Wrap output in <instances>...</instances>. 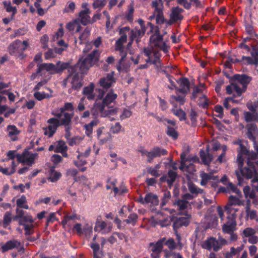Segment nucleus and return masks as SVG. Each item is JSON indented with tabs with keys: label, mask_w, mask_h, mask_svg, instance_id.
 I'll list each match as a JSON object with an SVG mask.
<instances>
[{
	"label": "nucleus",
	"mask_w": 258,
	"mask_h": 258,
	"mask_svg": "<svg viewBox=\"0 0 258 258\" xmlns=\"http://www.w3.org/2000/svg\"><path fill=\"white\" fill-rule=\"evenodd\" d=\"M11 212H7L4 216L3 219V225L4 227L6 228L7 226H8L12 221L11 218Z\"/></svg>",
	"instance_id": "45"
},
{
	"label": "nucleus",
	"mask_w": 258,
	"mask_h": 258,
	"mask_svg": "<svg viewBox=\"0 0 258 258\" xmlns=\"http://www.w3.org/2000/svg\"><path fill=\"white\" fill-rule=\"evenodd\" d=\"M231 80L237 81L241 84L243 91H246L248 85L252 80V78L246 74H235L231 78Z\"/></svg>",
	"instance_id": "8"
},
{
	"label": "nucleus",
	"mask_w": 258,
	"mask_h": 258,
	"mask_svg": "<svg viewBox=\"0 0 258 258\" xmlns=\"http://www.w3.org/2000/svg\"><path fill=\"white\" fill-rule=\"evenodd\" d=\"M163 40V36L161 35H152L150 38V43L152 44L158 42L159 41H162Z\"/></svg>",
	"instance_id": "47"
},
{
	"label": "nucleus",
	"mask_w": 258,
	"mask_h": 258,
	"mask_svg": "<svg viewBox=\"0 0 258 258\" xmlns=\"http://www.w3.org/2000/svg\"><path fill=\"white\" fill-rule=\"evenodd\" d=\"M89 13V9L88 8L82 10L79 13V16L81 18V23L84 26L87 25L89 23H91L90 17L88 15Z\"/></svg>",
	"instance_id": "18"
},
{
	"label": "nucleus",
	"mask_w": 258,
	"mask_h": 258,
	"mask_svg": "<svg viewBox=\"0 0 258 258\" xmlns=\"http://www.w3.org/2000/svg\"><path fill=\"white\" fill-rule=\"evenodd\" d=\"M225 211L228 214L227 218L228 220V221H230V222H236V212L237 211V209L232 208L231 207H229L228 206H226Z\"/></svg>",
	"instance_id": "25"
},
{
	"label": "nucleus",
	"mask_w": 258,
	"mask_h": 258,
	"mask_svg": "<svg viewBox=\"0 0 258 258\" xmlns=\"http://www.w3.org/2000/svg\"><path fill=\"white\" fill-rule=\"evenodd\" d=\"M236 225V222H230L228 221L226 223L222 226V230L225 233H230L235 230Z\"/></svg>",
	"instance_id": "27"
},
{
	"label": "nucleus",
	"mask_w": 258,
	"mask_h": 258,
	"mask_svg": "<svg viewBox=\"0 0 258 258\" xmlns=\"http://www.w3.org/2000/svg\"><path fill=\"white\" fill-rule=\"evenodd\" d=\"M117 94L113 93V90H111L106 95L102 100V102H98L97 106L100 111H102L105 106L110 108L109 105L113 102L117 98Z\"/></svg>",
	"instance_id": "6"
},
{
	"label": "nucleus",
	"mask_w": 258,
	"mask_h": 258,
	"mask_svg": "<svg viewBox=\"0 0 258 258\" xmlns=\"http://www.w3.org/2000/svg\"><path fill=\"white\" fill-rule=\"evenodd\" d=\"M98 123V120L97 119H94L92 120L89 123L84 125V127L85 130V133L87 136H91L92 134L93 126L97 125Z\"/></svg>",
	"instance_id": "28"
},
{
	"label": "nucleus",
	"mask_w": 258,
	"mask_h": 258,
	"mask_svg": "<svg viewBox=\"0 0 258 258\" xmlns=\"http://www.w3.org/2000/svg\"><path fill=\"white\" fill-rule=\"evenodd\" d=\"M166 134L168 136L172 137L174 140L177 139L178 137L177 132L173 127H171L170 126H167Z\"/></svg>",
	"instance_id": "46"
},
{
	"label": "nucleus",
	"mask_w": 258,
	"mask_h": 258,
	"mask_svg": "<svg viewBox=\"0 0 258 258\" xmlns=\"http://www.w3.org/2000/svg\"><path fill=\"white\" fill-rule=\"evenodd\" d=\"M239 199L235 196H230L228 199V204L227 206L231 207L232 205H238Z\"/></svg>",
	"instance_id": "51"
},
{
	"label": "nucleus",
	"mask_w": 258,
	"mask_h": 258,
	"mask_svg": "<svg viewBox=\"0 0 258 258\" xmlns=\"http://www.w3.org/2000/svg\"><path fill=\"white\" fill-rule=\"evenodd\" d=\"M215 111L219 113L217 116L220 118H222L224 116L223 108L220 105H217L215 106Z\"/></svg>",
	"instance_id": "57"
},
{
	"label": "nucleus",
	"mask_w": 258,
	"mask_h": 258,
	"mask_svg": "<svg viewBox=\"0 0 258 258\" xmlns=\"http://www.w3.org/2000/svg\"><path fill=\"white\" fill-rule=\"evenodd\" d=\"M51 180L53 182L57 181L61 176L60 173L54 171L52 168L51 169Z\"/></svg>",
	"instance_id": "55"
},
{
	"label": "nucleus",
	"mask_w": 258,
	"mask_h": 258,
	"mask_svg": "<svg viewBox=\"0 0 258 258\" xmlns=\"http://www.w3.org/2000/svg\"><path fill=\"white\" fill-rule=\"evenodd\" d=\"M187 186L189 191L192 194L197 195L199 194H203L204 192L203 189L197 187L191 181L188 182Z\"/></svg>",
	"instance_id": "30"
},
{
	"label": "nucleus",
	"mask_w": 258,
	"mask_h": 258,
	"mask_svg": "<svg viewBox=\"0 0 258 258\" xmlns=\"http://www.w3.org/2000/svg\"><path fill=\"white\" fill-rule=\"evenodd\" d=\"M99 52L98 49L94 50L83 60L80 59L73 67L80 72L81 74L86 73L89 68L95 64L99 60Z\"/></svg>",
	"instance_id": "2"
},
{
	"label": "nucleus",
	"mask_w": 258,
	"mask_h": 258,
	"mask_svg": "<svg viewBox=\"0 0 258 258\" xmlns=\"http://www.w3.org/2000/svg\"><path fill=\"white\" fill-rule=\"evenodd\" d=\"M33 228L34 225L32 224H31V225L24 224V229L25 231V235L26 236H29L33 234L34 232Z\"/></svg>",
	"instance_id": "48"
},
{
	"label": "nucleus",
	"mask_w": 258,
	"mask_h": 258,
	"mask_svg": "<svg viewBox=\"0 0 258 258\" xmlns=\"http://www.w3.org/2000/svg\"><path fill=\"white\" fill-rule=\"evenodd\" d=\"M3 3L7 12H12L13 16H14L17 13L16 8L12 7L10 2L8 3L6 1H4Z\"/></svg>",
	"instance_id": "41"
},
{
	"label": "nucleus",
	"mask_w": 258,
	"mask_h": 258,
	"mask_svg": "<svg viewBox=\"0 0 258 258\" xmlns=\"http://www.w3.org/2000/svg\"><path fill=\"white\" fill-rule=\"evenodd\" d=\"M253 143V147L256 151L254 152L252 151H250V153L245 155L246 166L242 169L241 171L235 170V173L236 175L237 180L240 183L243 180L242 177L246 179H251L253 177H257V172L255 168V162L258 160V143L256 142V140L254 141H252Z\"/></svg>",
	"instance_id": "1"
},
{
	"label": "nucleus",
	"mask_w": 258,
	"mask_h": 258,
	"mask_svg": "<svg viewBox=\"0 0 258 258\" xmlns=\"http://www.w3.org/2000/svg\"><path fill=\"white\" fill-rule=\"evenodd\" d=\"M35 156L34 154H31L29 157L25 158V165L26 164L28 166H32L34 163Z\"/></svg>",
	"instance_id": "61"
},
{
	"label": "nucleus",
	"mask_w": 258,
	"mask_h": 258,
	"mask_svg": "<svg viewBox=\"0 0 258 258\" xmlns=\"http://www.w3.org/2000/svg\"><path fill=\"white\" fill-rule=\"evenodd\" d=\"M64 70H67L68 73L75 71V68H73V66H71L69 62H62L60 61H58L55 65L54 72H52L51 74H59Z\"/></svg>",
	"instance_id": "14"
},
{
	"label": "nucleus",
	"mask_w": 258,
	"mask_h": 258,
	"mask_svg": "<svg viewBox=\"0 0 258 258\" xmlns=\"http://www.w3.org/2000/svg\"><path fill=\"white\" fill-rule=\"evenodd\" d=\"M130 30L129 27H124L121 28L119 30V34L121 36L115 42V50L119 51L121 53H123V44L125 43L127 41L126 32H128Z\"/></svg>",
	"instance_id": "4"
},
{
	"label": "nucleus",
	"mask_w": 258,
	"mask_h": 258,
	"mask_svg": "<svg viewBox=\"0 0 258 258\" xmlns=\"http://www.w3.org/2000/svg\"><path fill=\"white\" fill-rule=\"evenodd\" d=\"M138 216L137 214L133 213L129 215L128 219H126L124 221L127 224H132L135 225L137 223Z\"/></svg>",
	"instance_id": "44"
},
{
	"label": "nucleus",
	"mask_w": 258,
	"mask_h": 258,
	"mask_svg": "<svg viewBox=\"0 0 258 258\" xmlns=\"http://www.w3.org/2000/svg\"><path fill=\"white\" fill-rule=\"evenodd\" d=\"M152 46L151 47L153 49L155 48V49H159L160 50H162L164 53H167L168 51V46L166 45L165 42L159 41L155 43L152 44Z\"/></svg>",
	"instance_id": "31"
},
{
	"label": "nucleus",
	"mask_w": 258,
	"mask_h": 258,
	"mask_svg": "<svg viewBox=\"0 0 258 258\" xmlns=\"http://www.w3.org/2000/svg\"><path fill=\"white\" fill-rule=\"evenodd\" d=\"M73 113H64L63 117L59 120V123L60 125H62L64 127L72 126V119L73 117Z\"/></svg>",
	"instance_id": "17"
},
{
	"label": "nucleus",
	"mask_w": 258,
	"mask_h": 258,
	"mask_svg": "<svg viewBox=\"0 0 258 258\" xmlns=\"http://www.w3.org/2000/svg\"><path fill=\"white\" fill-rule=\"evenodd\" d=\"M121 128V126L119 122H116L114 125L111 127V131L113 134L118 133Z\"/></svg>",
	"instance_id": "64"
},
{
	"label": "nucleus",
	"mask_w": 258,
	"mask_h": 258,
	"mask_svg": "<svg viewBox=\"0 0 258 258\" xmlns=\"http://www.w3.org/2000/svg\"><path fill=\"white\" fill-rule=\"evenodd\" d=\"M75 68V67H74ZM80 72L75 69V71L69 73V78L71 79V83L72 85V88L78 90L82 86V83L79 81V74Z\"/></svg>",
	"instance_id": "12"
},
{
	"label": "nucleus",
	"mask_w": 258,
	"mask_h": 258,
	"mask_svg": "<svg viewBox=\"0 0 258 258\" xmlns=\"http://www.w3.org/2000/svg\"><path fill=\"white\" fill-rule=\"evenodd\" d=\"M7 130L9 132L8 135L11 138V140L13 141H16L17 140L16 136L19 134L20 131L14 125H9L7 127Z\"/></svg>",
	"instance_id": "23"
},
{
	"label": "nucleus",
	"mask_w": 258,
	"mask_h": 258,
	"mask_svg": "<svg viewBox=\"0 0 258 258\" xmlns=\"http://www.w3.org/2000/svg\"><path fill=\"white\" fill-rule=\"evenodd\" d=\"M94 89V85L93 83H91L88 86L85 87L83 89V93L86 96L88 100H93L95 98V95L93 94Z\"/></svg>",
	"instance_id": "22"
},
{
	"label": "nucleus",
	"mask_w": 258,
	"mask_h": 258,
	"mask_svg": "<svg viewBox=\"0 0 258 258\" xmlns=\"http://www.w3.org/2000/svg\"><path fill=\"white\" fill-rule=\"evenodd\" d=\"M218 225V218L216 216H211L210 221L208 222L209 228H215Z\"/></svg>",
	"instance_id": "52"
},
{
	"label": "nucleus",
	"mask_w": 258,
	"mask_h": 258,
	"mask_svg": "<svg viewBox=\"0 0 258 258\" xmlns=\"http://www.w3.org/2000/svg\"><path fill=\"white\" fill-rule=\"evenodd\" d=\"M170 220L173 222V229L175 232L182 226L186 227L189 225L188 220L184 217H177L172 215L170 217Z\"/></svg>",
	"instance_id": "10"
},
{
	"label": "nucleus",
	"mask_w": 258,
	"mask_h": 258,
	"mask_svg": "<svg viewBox=\"0 0 258 258\" xmlns=\"http://www.w3.org/2000/svg\"><path fill=\"white\" fill-rule=\"evenodd\" d=\"M243 192L246 198H249V199L253 200V203L256 201V196L255 191L253 190H251L249 186H245L243 188Z\"/></svg>",
	"instance_id": "29"
},
{
	"label": "nucleus",
	"mask_w": 258,
	"mask_h": 258,
	"mask_svg": "<svg viewBox=\"0 0 258 258\" xmlns=\"http://www.w3.org/2000/svg\"><path fill=\"white\" fill-rule=\"evenodd\" d=\"M47 122L49 125L47 128H43L44 130V134L48 135V138H51L56 132L57 128L60 126L59 123V119L56 118H50L47 121Z\"/></svg>",
	"instance_id": "5"
},
{
	"label": "nucleus",
	"mask_w": 258,
	"mask_h": 258,
	"mask_svg": "<svg viewBox=\"0 0 258 258\" xmlns=\"http://www.w3.org/2000/svg\"><path fill=\"white\" fill-rule=\"evenodd\" d=\"M118 108L111 109L108 110H105V108L102 111H100L101 116L102 117L109 116V115H113L116 114Z\"/></svg>",
	"instance_id": "40"
},
{
	"label": "nucleus",
	"mask_w": 258,
	"mask_h": 258,
	"mask_svg": "<svg viewBox=\"0 0 258 258\" xmlns=\"http://www.w3.org/2000/svg\"><path fill=\"white\" fill-rule=\"evenodd\" d=\"M34 97L38 101H41L44 98H49L52 97L51 94H47L45 93H40L39 92H36L34 94Z\"/></svg>",
	"instance_id": "42"
},
{
	"label": "nucleus",
	"mask_w": 258,
	"mask_h": 258,
	"mask_svg": "<svg viewBox=\"0 0 258 258\" xmlns=\"http://www.w3.org/2000/svg\"><path fill=\"white\" fill-rule=\"evenodd\" d=\"M171 97L174 99L176 102H179L180 105H182L185 103V95L184 96L178 95V96H171Z\"/></svg>",
	"instance_id": "56"
},
{
	"label": "nucleus",
	"mask_w": 258,
	"mask_h": 258,
	"mask_svg": "<svg viewBox=\"0 0 258 258\" xmlns=\"http://www.w3.org/2000/svg\"><path fill=\"white\" fill-rule=\"evenodd\" d=\"M44 55L45 58L46 59H48L50 58H54L55 57V54L54 50L51 48H48V50L46 52H45Z\"/></svg>",
	"instance_id": "59"
},
{
	"label": "nucleus",
	"mask_w": 258,
	"mask_h": 258,
	"mask_svg": "<svg viewBox=\"0 0 258 258\" xmlns=\"http://www.w3.org/2000/svg\"><path fill=\"white\" fill-rule=\"evenodd\" d=\"M93 249V256L103 255L102 251L100 250V245L97 243H93L90 245Z\"/></svg>",
	"instance_id": "43"
},
{
	"label": "nucleus",
	"mask_w": 258,
	"mask_h": 258,
	"mask_svg": "<svg viewBox=\"0 0 258 258\" xmlns=\"http://www.w3.org/2000/svg\"><path fill=\"white\" fill-rule=\"evenodd\" d=\"M156 22L157 24H162L166 22V20L163 16L162 10H156Z\"/></svg>",
	"instance_id": "33"
},
{
	"label": "nucleus",
	"mask_w": 258,
	"mask_h": 258,
	"mask_svg": "<svg viewBox=\"0 0 258 258\" xmlns=\"http://www.w3.org/2000/svg\"><path fill=\"white\" fill-rule=\"evenodd\" d=\"M97 103H98L96 102L94 104V107L91 110V114L93 116L94 118H96L98 117L99 112H100V110L97 106Z\"/></svg>",
	"instance_id": "58"
},
{
	"label": "nucleus",
	"mask_w": 258,
	"mask_h": 258,
	"mask_svg": "<svg viewBox=\"0 0 258 258\" xmlns=\"http://www.w3.org/2000/svg\"><path fill=\"white\" fill-rule=\"evenodd\" d=\"M22 42L19 40H16L11 43L8 47L9 52L11 54H13L16 52H19L21 50Z\"/></svg>",
	"instance_id": "20"
},
{
	"label": "nucleus",
	"mask_w": 258,
	"mask_h": 258,
	"mask_svg": "<svg viewBox=\"0 0 258 258\" xmlns=\"http://www.w3.org/2000/svg\"><path fill=\"white\" fill-rule=\"evenodd\" d=\"M170 192L169 191H165L164 193V195L162 198V202L161 204V206H165L170 199Z\"/></svg>",
	"instance_id": "53"
},
{
	"label": "nucleus",
	"mask_w": 258,
	"mask_h": 258,
	"mask_svg": "<svg viewBox=\"0 0 258 258\" xmlns=\"http://www.w3.org/2000/svg\"><path fill=\"white\" fill-rule=\"evenodd\" d=\"M255 232L254 229L250 227H247L243 231V234L246 237H249L253 235Z\"/></svg>",
	"instance_id": "50"
},
{
	"label": "nucleus",
	"mask_w": 258,
	"mask_h": 258,
	"mask_svg": "<svg viewBox=\"0 0 258 258\" xmlns=\"http://www.w3.org/2000/svg\"><path fill=\"white\" fill-rule=\"evenodd\" d=\"M41 66L43 70H46V71H52L54 72V70L55 68V64L52 63H41Z\"/></svg>",
	"instance_id": "49"
},
{
	"label": "nucleus",
	"mask_w": 258,
	"mask_h": 258,
	"mask_svg": "<svg viewBox=\"0 0 258 258\" xmlns=\"http://www.w3.org/2000/svg\"><path fill=\"white\" fill-rule=\"evenodd\" d=\"M234 144L239 145V147L237 149V162L238 164V171H241V169L244 165V159L243 157L247 155L250 153V150L242 143V140L238 139L234 142Z\"/></svg>",
	"instance_id": "3"
},
{
	"label": "nucleus",
	"mask_w": 258,
	"mask_h": 258,
	"mask_svg": "<svg viewBox=\"0 0 258 258\" xmlns=\"http://www.w3.org/2000/svg\"><path fill=\"white\" fill-rule=\"evenodd\" d=\"M147 172L152 176L158 177L160 174L159 173V170H157L153 167H149L147 168Z\"/></svg>",
	"instance_id": "54"
},
{
	"label": "nucleus",
	"mask_w": 258,
	"mask_h": 258,
	"mask_svg": "<svg viewBox=\"0 0 258 258\" xmlns=\"http://www.w3.org/2000/svg\"><path fill=\"white\" fill-rule=\"evenodd\" d=\"M246 127L247 130L246 133L247 138L251 141H254L258 132L256 125L254 123H249L247 124Z\"/></svg>",
	"instance_id": "15"
},
{
	"label": "nucleus",
	"mask_w": 258,
	"mask_h": 258,
	"mask_svg": "<svg viewBox=\"0 0 258 258\" xmlns=\"http://www.w3.org/2000/svg\"><path fill=\"white\" fill-rule=\"evenodd\" d=\"M177 174V173L172 171V170H169L168 172L167 175L168 178L167 179L172 180V181H175Z\"/></svg>",
	"instance_id": "60"
},
{
	"label": "nucleus",
	"mask_w": 258,
	"mask_h": 258,
	"mask_svg": "<svg viewBox=\"0 0 258 258\" xmlns=\"http://www.w3.org/2000/svg\"><path fill=\"white\" fill-rule=\"evenodd\" d=\"M231 86L233 88V90L235 91L236 94H233V97H237L240 96L242 93L245 92L246 91H243V88H240V87L236 83H232Z\"/></svg>",
	"instance_id": "37"
},
{
	"label": "nucleus",
	"mask_w": 258,
	"mask_h": 258,
	"mask_svg": "<svg viewBox=\"0 0 258 258\" xmlns=\"http://www.w3.org/2000/svg\"><path fill=\"white\" fill-rule=\"evenodd\" d=\"M171 111L175 115L179 118L180 121L186 120V113L181 109H176L172 108Z\"/></svg>",
	"instance_id": "32"
},
{
	"label": "nucleus",
	"mask_w": 258,
	"mask_h": 258,
	"mask_svg": "<svg viewBox=\"0 0 258 258\" xmlns=\"http://www.w3.org/2000/svg\"><path fill=\"white\" fill-rule=\"evenodd\" d=\"M188 203L186 200H178L174 203V205L177 206L179 210L183 211L187 208Z\"/></svg>",
	"instance_id": "36"
},
{
	"label": "nucleus",
	"mask_w": 258,
	"mask_h": 258,
	"mask_svg": "<svg viewBox=\"0 0 258 258\" xmlns=\"http://www.w3.org/2000/svg\"><path fill=\"white\" fill-rule=\"evenodd\" d=\"M155 149L156 151V153H157L158 157H160L162 155H166L168 153V152L166 150L164 149H161L159 147H155Z\"/></svg>",
	"instance_id": "62"
},
{
	"label": "nucleus",
	"mask_w": 258,
	"mask_h": 258,
	"mask_svg": "<svg viewBox=\"0 0 258 258\" xmlns=\"http://www.w3.org/2000/svg\"><path fill=\"white\" fill-rule=\"evenodd\" d=\"M165 238H163L159 240L156 244L150 243V247H152V252H161L163 248V243H164Z\"/></svg>",
	"instance_id": "24"
},
{
	"label": "nucleus",
	"mask_w": 258,
	"mask_h": 258,
	"mask_svg": "<svg viewBox=\"0 0 258 258\" xmlns=\"http://www.w3.org/2000/svg\"><path fill=\"white\" fill-rule=\"evenodd\" d=\"M199 105L203 108H207L209 104V99L206 95H203L199 99Z\"/></svg>",
	"instance_id": "38"
},
{
	"label": "nucleus",
	"mask_w": 258,
	"mask_h": 258,
	"mask_svg": "<svg viewBox=\"0 0 258 258\" xmlns=\"http://www.w3.org/2000/svg\"><path fill=\"white\" fill-rule=\"evenodd\" d=\"M252 51L250 52L251 55L252 56L253 59L249 56H243L242 57V60H246L244 64H258V46L255 45H252Z\"/></svg>",
	"instance_id": "11"
},
{
	"label": "nucleus",
	"mask_w": 258,
	"mask_h": 258,
	"mask_svg": "<svg viewBox=\"0 0 258 258\" xmlns=\"http://www.w3.org/2000/svg\"><path fill=\"white\" fill-rule=\"evenodd\" d=\"M20 244V242L17 240H10L2 246V251L3 252H5L14 248L18 247Z\"/></svg>",
	"instance_id": "19"
},
{
	"label": "nucleus",
	"mask_w": 258,
	"mask_h": 258,
	"mask_svg": "<svg viewBox=\"0 0 258 258\" xmlns=\"http://www.w3.org/2000/svg\"><path fill=\"white\" fill-rule=\"evenodd\" d=\"M67 149L68 147L66 145L65 142L63 141H59L58 142V144L56 147L55 152L63 153L67 151Z\"/></svg>",
	"instance_id": "39"
},
{
	"label": "nucleus",
	"mask_w": 258,
	"mask_h": 258,
	"mask_svg": "<svg viewBox=\"0 0 258 258\" xmlns=\"http://www.w3.org/2000/svg\"><path fill=\"white\" fill-rule=\"evenodd\" d=\"M106 5V3H104L102 0H96L93 3V7L94 9H97L100 7H103Z\"/></svg>",
	"instance_id": "63"
},
{
	"label": "nucleus",
	"mask_w": 258,
	"mask_h": 258,
	"mask_svg": "<svg viewBox=\"0 0 258 258\" xmlns=\"http://www.w3.org/2000/svg\"><path fill=\"white\" fill-rule=\"evenodd\" d=\"M177 82L179 84L180 88H177L176 94H178L179 93H182L184 95L189 93L190 91V82L188 79L181 77L179 80L177 81Z\"/></svg>",
	"instance_id": "9"
},
{
	"label": "nucleus",
	"mask_w": 258,
	"mask_h": 258,
	"mask_svg": "<svg viewBox=\"0 0 258 258\" xmlns=\"http://www.w3.org/2000/svg\"><path fill=\"white\" fill-rule=\"evenodd\" d=\"M114 72H111L106 74L104 77L101 78L99 80V84L103 89H108L116 82V80L114 77Z\"/></svg>",
	"instance_id": "7"
},
{
	"label": "nucleus",
	"mask_w": 258,
	"mask_h": 258,
	"mask_svg": "<svg viewBox=\"0 0 258 258\" xmlns=\"http://www.w3.org/2000/svg\"><path fill=\"white\" fill-rule=\"evenodd\" d=\"M202 247L208 250H211L213 248L215 251H218L221 248L219 241L214 237H210L205 241Z\"/></svg>",
	"instance_id": "13"
},
{
	"label": "nucleus",
	"mask_w": 258,
	"mask_h": 258,
	"mask_svg": "<svg viewBox=\"0 0 258 258\" xmlns=\"http://www.w3.org/2000/svg\"><path fill=\"white\" fill-rule=\"evenodd\" d=\"M28 222L31 224H32L34 222L32 217L30 215H24L19 219V224L24 226V224H26V223Z\"/></svg>",
	"instance_id": "35"
},
{
	"label": "nucleus",
	"mask_w": 258,
	"mask_h": 258,
	"mask_svg": "<svg viewBox=\"0 0 258 258\" xmlns=\"http://www.w3.org/2000/svg\"><path fill=\"white\" fill-rule=\"evenodd\" d=\"M146 204H151L153 206H157L159 204L158 196L152 192H149L145 196Z\"/></svg>",
	"instance_id": "21"
},
{
	"label": "nucleus",
	"mask_w": 258,
	"mask_h": 258,
	"mask_svg": "<svg viewBox=\"0 0 258 258\" xmlns=\"http://www.w3.org/2000/svg\"><path fill=\"white\" fill-rule=\"evenodd\" d=\"M27 203L26 198L25 196L23 195L21 197L17 200V206L19 208H23L28 209L29 206L26 204Z\"/></svg>",
	"instance_id": "34"
},
{
	"label": "nucleus",
	"mask_w": 258,
	"mask_h": 258,
	"mask_svg": "<svg viewBox=\"0 0 258 258\" xmlns=\"http://www.w3.org/2000/svg\"><path fill=\"white\" fill-rule=\"evenodd\" d=\"M184 10L179 7H173L171 9V12L170 14V18L173 21L177 22L178 21H181L183 16L181 15Z\"/></svg>",
	"instance_id": "16"
},
{
	"label": "nucleus",
	"mask_w": 258,
	"mask_h": 258,
	"mask_svg": "<svg viewBox=\"0 0 258 258\" xmlns=\"http://www.w3.org/2000/svg\"><path fill=\"white\" fill-rule=\"evenodd\" d=\"M244 119L247 122L251 121H256L258 122V113L257 112H244Z\"/></svg>",
	"instance_id": "26"
}]
</instances>
